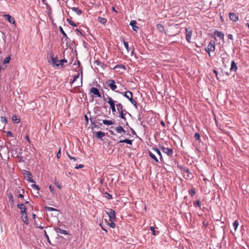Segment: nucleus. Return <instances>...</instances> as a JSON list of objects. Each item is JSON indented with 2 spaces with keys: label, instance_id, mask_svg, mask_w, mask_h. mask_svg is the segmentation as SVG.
<instances>
[{
  "label": "nucleus",
  "instance_id": "53",
  "mask_svg": "<svg viewBox=\"0 0 249 249\" xmlns=\"http://www.w3.org/2000/svg\"><path fill=\"white\" fill-rule=\"evenodd\" d=\"M35 224L37 228H40V229H44L43 226H41V225H38L36 222H35Z\"/></svg>",
  "mask_w": 249,
  "mask_h": 249
},
{
  "label": "nucleus",
  "instance_id": "60",
  "mask_svg": "<svg viewBox=\"0 0 249 249\" xmlns=\"http://www.w3.org/2000/svg\"><path fill=\"white\" fill-rule=\"evenodd\" d=\"M25 138L27 140V141L30 143V140L29 136L28 135H26V137H25Z\"/></svg>",
  "mask_w": 249,
  "mask_h": 249
},
{
  "label": "nucleus",
  "instance_id": "34",
  "mask_svg": "<svg viewBox=\"0 0 249 249\" xmlns=\"http://www.w3.org/2000/svg\"><path fill=\"white\" fill-rule=\"evenodd\" d=\"M67 21L69 23V24H70L71 26L76 27L77 26V24H75L71 19H67Z\"/></svg>",
  "mask_w": 249,
  "mask_h": 249
},
{
  "label": "nucleus",
  "instance_id": "40",
  "mask_svg": "<svg viewBox=\"0 0 249 249\" xmlns=\"http://www.w3.org/2000/svg\"><path fill=\"white\" fill-rule=\"evenodd\" d=\"M157 28L159 29L160 31H162L164 30L163 26L161 24H158L157 25Z\"/></svg>",
  "mask_w": 249,
  "mask_h": 249
},
{
  "label": "nucleus",
  "instance_id": "16",
  "mask_svg": "<svg viewBox=\"0 0 249 249\" xmlns=\"http://www.w3.org/2000/svg\"><path fill=\"white\" fill-rule=\"evenodd\" d=\"M214 35L215 36H216L217 37H219L221 39H224V34L222 32H220V31H217V30H215L214 32Z\"/></svg>",
  "mask_w": 249,
  "mask_h": 249
},
{
  "label": "nucleus",
  "instance_id": "37",
  "mask_svg": "<svg viewBox=\"0 0 249 249\" xmlns=\"http://www.w3.org/2000/svg\"><path fill=\"white\" fill-rule=\"evenodd\" d=\"M7 196L9 199V201L12 202L13 203L14 202V199L12 194L11 193H9L7 195Z\"/></svg>",
  "mask_w": 249,
  "mask_h": 249
},
{
  "label": "nucleus",
  "instance_id": "39",
  "mask_svg": "<svg viewBox=\"0 0 249 249\" xmlns=\"http://www.w3.org/2000/svg\"><path fill=\"white\" fill-rule=\"evenodd\" d=\"M239 225V222L238 220H235L233 223V226L234 228V230H236Z\"/></svg>",
  "mask_w": 249,
  "mask_h": 249
},
{
  "label": "nucleus",
  "instance_id": "48",
  "mask_svg": "<svg viewBox=\"0 0 249 249\" xmlns=\"http://www.w3.org/2000/svg\"><path fill=\"white\" fill-rule=\"evenodd\" d=\"M49 189H50V191H51V192L52 194L53 195H54V194H55V191H54V189H53V187L52 186V185H50L49 186Z\"/></svg>",
  "mask_w": 249,
  "mask_h": 249
},
{
  "label": "nucleus",
  "instance_id": "59",
  "mask_svg": "<svg viewBox=\"0 0 249 249\" xmlns=\"http://www.w3.org/2000/svg\"><path fill=\"white\" fill-rule=\"evenodd\" d=\"M90 121L91 122V125L93 126V127H97V125L95 124V123L92 121L91 119H90Z\"/></svg>",
  "mask_w": 249,
  "mask_h": 249
},
{
  "label": "nucleus",
  "instance_id": "43",
  "mask_svg": "<svg viewBox=\"0 0 249 249\" xmlns=\"http://www.w3.org/2000/svg\"><path fill=\"white\" fill-rule=\"evenodd\" d=\"M105 197L107 198V199H111L112 198V196L110 195L109 194L107 193H106L105 194Z\"/></svg>",
  "mask_w": 249,
  "mask_h": 249
},
{
  "label": "nucleus",
  "instance_id": "41",
  "mask_svg": "<svg viewBox=\"0 0 249 249\" xmlns=\"http://www.w3.org/2000/svg\"><path fill=\"white\" fill-rule=\"evenodd\" d=\"M195 138L196 140L198 141L199 142H200V135L198 133H196L195 134Z\"/></svg>",
  "mask_w": 249,
  "mask_h": 249
},
{
  "label": "nucleus",
  "instance_id": "63",
  "mask_svg": "<svg viewBox=\"0 0 249 249\" xmlns=\"http://www.w3.org/2000/svg\"><path fill=\"white\" fill-rule=\"evenodd\" d=\"M44 233H45V237H46L47 238H49V236H48V235H47V232H46V231H44Z\"/></svg>",
  "mask_w": 249,
  "mask_h": 249
},
{
  "label": "nucleus",
  "instance_id": "12",
  "mask_svg": "<svg viewBox=\"0 0 249 249\" xmlns=\"http://www.w3.org/2000/svg\"><path fill=\"white\" fill-rule=\"evenodd\" d=\"M21 214V217L22 218L23 222L26 224H29V220L27 215V212L26 213H22Z\"/></svg>",
  "mask_w": 249,
  "mask_h": 249
},
{
  "label": "nucleus",
  "instance_id": "7",
  "mask_svg": "<svg viewBox=\"0 0 249 249\" xmlns=\"http://www.w3.org/2000/svg\"><path fill=\"white\" fill-rule=\"evenodd\" d=\"M23 174L25 176V178H26V180L29 182L34 183L35 181L32 178L31 176L32 174L30 172L24 170Z\"/></svg>",
  "mask_w": 249,
  "mask_h": 249
},
{
  "label": "nucleus",
  "instance_id": "33",
  "mask_svg": "<svg viewBox=\"0 0 249 249\" xmlns=\"http://www.w3.org/2000/svg\"><path fill=\"white\" fill-rule=\"evenodd\" d=\"M150 230L152 231V234L154 235H157L159 233V231L157 232L155 230V228L154 227H152V226L150 227Z\"/></svg>",
  "mask_w": 249,
  "mask_h": 249
},
{
  "label": "nucleus",
  "instance_id": "1",
  "mask_svg": "<svg viewBox=\"0 0 249 249\" xmlns=\"http://www.w3.org/2000/svg\"><path fill=\"white\" fill-rule=\"evenodd\" d=\"M119 93L123 94L124 97L127 98L131 103L134 105L136 108H137V103L136 101L132 98L133 93L130 91H126L124 93L118 92Z\"/></svg>",
  "mask_w": 249,
  "mask_h": 249
},
{
  "label": "nucleus",
  "instance_id": "44",
  "mask_svg": "<svg viewBox=\"0 0 249 249\" xmlns=\"http://www.w3.org/2000/svg\"><path fill=\"white\" fill-rule=\"evenodd\" d=\"M54 184L59 189H60L61 188V184L57 181L56 179L54 180Z\"/></svg>",
  "mask_w": 249,
  "mask_h": 249
},
{
  "label": "nucleus",
  "instance_id": "62",
  "mask_svg": "<svg viewBox=\"0 0 249 249\" xmlns=\"http://www.w3.org/2000/svg\"><path fill=\"white\" fill-rule=\"evenodd\" d=\"M85 119H86V120L87 122L88 123V121H89V119H88V116H87V115H85Z\"/></svg>",
  "mask_w": 249,
  "mask_h": 249
},
{
  "label": "nucleus",
  "instance_id": "8",
  "mask_svg": "<svg viewBox=\"0 0 249 249\" xmlns=\"http://www.w3.org/2000/svg\"><path fill=\"white\" fill-rule=\"evenodd\" d=\"M107 84L108 87H109L110 89L113 91H115L117 89V87L115 85V82L114 80L110 79L107 82Z\"/></svg>",
  "mask_w": 249,
  "mask_h": 249
},
{
  "label": "nucleus",
  "instance_id": "26",
  "mask_svg": "<svg viewBox=\"0 0 249 249\" xmlns=\"http://www.w3.org/2000/svg\"><path fill=\"white\" fill-rule=\"evenodd\" d=\"M98 21L103 24H105L107 21V20L105 18L99 17L98 18Z\"/></svg>",
  "mask_w": 249,
  "mask_h": 249
},
{
  "label": "nucleus",
  "instance_id": "35",
  "mask_svg": "<svg viewBox=\"0 0 249 249\" xmlns=\"http://www.w3.org/2000/svg\"><path fill=\"white\" fill-rule=\"evenodd\" d=\"M80 74L78 72L77 75H75L73 76V79L72 81L71 82V85L73 84L75 81L77 80V79L79 77Z\"/></svg>",
  "mask_w": 249,
  "mask_h": 249
},
{
  "label": "nucleus",
  "instance_id": "13",
  "mask_svg": "<svg viewBox=\"0 0 249 249\" xmlns=\"http://www.w3.org/2000/svg\"><path fill=\"white\" fill-rule=\"evenodd\" d=\"M230 19L234 22L238 20V17L234 13H230L229 14Z\"/></svg>",
  "mask_w": 249,
  "mask_h": 249
},
{
  "label": "nucleus",
  "instance_id": "57",
  "mask_svg": "<svg viewBox=\"0 0 249 249\" xmlns=\"http://www.w3.org/2000/svg\"><path fill=\"white\" fill-rule=\"evenodd\" d=\"M228 38H229V39H230L231 40H233V36H232V35H231V34H229V35H228Z\"/></svg>",
  "mask_w": 249,
  "mask_h": 249
},
{
  "label": "nucleus",
  "instance_id": "14",
  "mask_svg": "<svg viewBox=\"0 0 249 249\" xmlns=\"http://www.w3.org/2000/svg\"><path fill=\"white\" fill-rule=\"evenodd\" d=\"M4 17L6 18L8 21L13 24H16V21L14 18L12 17L10 15H4Z\"/></svg>",
  "mask_w": 249,
  "mask_h": 249
},
{
  "label": "nucleus",
  "instance_id": "54",
  "mask_svg": "<svg viewBox=\"0 0 249 249\" xmlns=\"http://www.w3.org/2000/svg\"><path fill=\"white\" fill-rule=\"evenodd\" d=\"M195 205L196 206L200 207V203L199 200H197L195 202Z\"/></svg>",
  "mask_w": 249,
  "mask_h": 249
},
{
  "label": "nucleus",
  "instance_id": "11",
  "mask_svg": "<svg viewBox=\"0 0 249 249\" xmlns=\"http://www.w3.org/2000/svg\"><path fill=\"white\" fill-rule=\"evenodd\" d=\"M185 31H186V40L189 42H191V36L192 35V31L186 28L185 29Z\"/></svg>",
  "mask_w": 249,
  "mask_h": 249
},
{
  "label": "nucleus",
  "instance_id": "2",
  "mask_svg": "<svg viewBox=\"0 0 249 249\" xmlns=\"http://www.w3.org/2000/svg\"><path fill=\"white\" fill-rule=\"evenodd\" d=\"M107 100V102L109 105L110 107L112 110V112L114 113L116 112V109L115 108V103H117V101H114L112 98L109 97L108 96H107V97L105 99V100L106 101Z\"/></svg>",
  "mask_w": 249,
  "mask_h": 249
},
{
  "label": "nucleus",
  "instance_id": "5",
  "mask_svg": "<svg viewBox=\"0 0 249 249\" xmlns=\"http://www.w3.org/2000/svg\"><path fill=\"white\" fill-rule=\"evenodd\" d=\"M106 213L109 217V220L116 221V218L115 216V212L114 210L109 209L108 211H107Z\"/></svg>",
  "mask_w": 249,
  "mask_h": 249
},
{
  "label": "nucleus",
  "instance_id": "28",
  "mask_svg": "<svg viewBox=\"0 0 249 249\" xmlns=\"http://www.w3.org/2000/svg\"><path fill=\"white\" fill-rule=\"evenodd\" d=\"M103 123L104 124L106 125H112L114 124V122L111 120H103Z\"/></svg>",
  "mask_w": 249,
  "mask_h": 249
},
{
  "label": "nucleus",
  "instance_id": "50",
  "mask_svg": "<svg viewBox=\"0 0 249 249\" xmlns=\"http://www.w3.org/2000/svg\"><path fill=\"white\" fill-rule=\"evenodd\" d=\"M32 187L33 188V189H36V190H39V187L38 186L36 185V184H32L31 185Z\"/></svg>",
  "mask_w": 249,
  "mask_h": 249
},
{
  "label": "nucleus",
  "instance_id": "61",
  "mask_svg": "<svg viewBox=\"0 0 249 249\" xmlns=\"http://www.w3.org/2000/svg\"><path fill=\"white\" fill-rule=\"evenodd\" d=\"M18 198H23L24 196H23V195H22V194H19V195H18Z\"/></svg>",
  "mask_w": 249,
  "mask_h": 249
},
{
  "label": "nucleus",
  "instance_id": "19",
  "mask_svg": "<svg viewBox=\"0 0 249 249\" xmlns=\"http://www.w3.org/2000/svg\"><path fill=\"white\" fill-rule=\"evenodd\" d=\"M54 230L57 233H60L63 234L65 235L68 234V232L67 231H66L65 230L61 229L59 228H55L54 229Z\"/></svg>",
  "mask_w": 249,
  "mask_h": 249
},
{
  "label": "nucleus",
  "instance_id": "10",
  "mask_svg": "<svg viewBox=\"0 0 249 249\" xmlns=\"http://www.w3.org/2000/svg\"><path fill=\"white\" fill-rule=\"evenodd\" d=\"M182 173L184 177H185L186 178L191 179L193 178L192 174L189 171L188 169H184L182 171Z\"/></svg>",
  "mask_w": 249,
  "mask_h": 249
},
{
  "label": "nucleus",
  "instance_id": "31",
  "mask_svg": "<svg viewBox=\"0 0 249 249\" xmlns=\"http://www.w3.org/2000/svg\"><path fill=\"white\" fill-rule=\"evenodd\" d=\"M119 142H124V143H126L127 144H129L130 145L132 144V141L129 140V139H125L124 140H121L119 141Z\"/></svg>",
  "mask_w": 249,
  "mask_h": 249
},
{
  "label": "nucleus",
  "instance_id": "36",
  "mask_svg": "<svg viewBox=\"0 0 249 249\" xmlns=\"http://www.w3.org/2000/svg\"><path fill=\"white\" fill-rule=\"evenodd\" d=\"M123 43H124V45L125 47V48H126V49L127 50V52H129L130 51V49L128 47V44L127 42H126L124 39H123Z\"/></svg>",
  "mask_w": 249,
  "mask_h": 249
},
{
  "label": "nucleus",
  "instance_id": "64",
  "mask_svg": "<svg viewBox=\"0 0 249 249\" xmlns=\"http://www.w3.org/2000/svg\"><path fill=\"white\" fill-rule=\"evenodd\" d=\"M160 124H161L163 126H165V123L162 121L161 122H160Z\"/></svg>",
  "mask_w": 249,
  "mask_h": 249
},
{
  "label": "nucleus",
  "instance_id": "15",
  "mask_svg": "<svg viewBox=\"0 0 249 249\" xmlns=\"http://www.w3.org/2000/svg\"><path fill=\"white\" fill-rule=\"evenodd\" d=\"M17 207L21 210L20 213H26V207L23 204H18Z\"/></svg>",
  "mask_w": 249,
  "mask_h": 249
},
{
  "label": "nucleus",
  "instance_id": "30",
  "mask_svg": "<svg viewBox=\"0 0 249 249\" xmlns=\"http://www.w3.org/2000/svg\"><path fill=\"white\" fill-rule=\"evenodd\" d=\"M11 59V56H9L7 57H6L4 60L3 61L2 63L3 64H8L10 60Z\"/></svg>",
  "mask_w": 249,
  "mask_h": 249
},
{
  "label": "nucleus",
  "instance_id": "52",
  "mask_svg": "<svg viewBox=\"0 0 249 249\" xmlns=\"http://www.w3.org/2000/svg\"><path fill=\"white\" fill-rule=\"evenodd\" d=\"M95 63L96 64V65L98 66H102L103 65V64L99 60L95 61Z\"/></svg>",
  "mask_w": 249,
  "mask_h": 249
},
{
  "label": "nucleus",
  "instance_id": "38",
  "mask_svg": "<svg viewBox=\"0 0 249 249\" xmlns=\"http://www.w3.org/2000/svg\"><path fill=\"white\" fill-rule=\"evenodd\" d=\"M110 223H108V226L109 227H110L111 228H115V226H116V224L114 222V221H112V220H110Z\"/></svg>",
  "mask_w": 249,
  "mask_h": 249
},
{
  "label": "nucleus",
  "instance_id": "17",
  "mask_svg": "<svg viewBox=\"0 0 249 249\" xmlns=\"http://www.w3.org/2000/svg\"><path fill=\"white\" fill-rule=\"evenodd\" d=\"M116 131L120 134H124L125 133V131L121 126H118L115 128Z\"/></svg>",
  "mask_w": 249,
  "mask_h": 249
},
{
  "label": "nucleus",
  "instance_id": "27",
  "mask_svg": "<svg viewBox=\"0 0 249 249\" xmlns=\"http://www.w3.org/2000/svg\"><path fill=\"white\" fill-rule=\"evenodd\" d=\"M116 106L118 112L123 111V106L121 103H117Z\"/></svg>",
  "mask_w": 249,
  "mask_h": 249
},
{
  "label": "nucleus",
  "instance_id": "45",
  "mask_svg": "<svg viewBox=\"0 0 249 249\" xmlns=\"http://www.w3.org/2000/svg\"><path fill=\"white\" fill-rule=\"evenodd\" d=\"M189 193L191 196H193L195 195L196 192L194 189H192L189 191Z\"/></svg>",
  "mask_w": 249,
  "mask_h": 249
},
{
  "label": "nucleus",
  "instance_id": "32",
  "mask_svg": "<svg viewBox=\"0 0 249 249\" xmlns=\"http://www.w3.org/2000/svg\"><path fill=\"white\" fill-rule=\"evenodd\" d=\"M82 79H83V75H82V73L81 72L80 82L78 84L75 85V88H79V87H81L82 86Z\"/></svg>",
  "mask_w": 249,
  "mask_h": 249
},
{
  "label": "nucleus",
  "instance_id": "42",
  "mask_svg": "<svg viewBox=\"0 0 249 249\" xmlns=\"http://www.w3.org/2000/svg\"><path fill=\"white\" fill-rule=\"evenodd\" d=\"M45 208V209L46 210H48L49 211H57L55 209H54L53 208L49 207H48V206H46Z\"/></svg>",
  "mask_w": 249,
  "mask_h": 249
},
{
  "label": "nucleus",
  "instance_id": "21",
  "mask_svg": "<svg viewBox=\"0 0 249 249\" xmlns=\"http://www.w3.org/2000/svg\"><path fill=\"white\" fill-rule=\"evenodd\" d=\"M237 69V66L236 64V63H235V62L232 60L231 61V69H230V70L231 71H235Z\"/></svg>",
  "mask_w": 249,
  "mask_h": 249
},
{
  "label": "nucleus",
  "instance_id": "58",
  "mask_svg": "<svg viewBox=\"0 0 249 249\" xmlns=\"http://www.w3.org/2000/svg\"><path fill=\"white\" fill-rule=\"evenodd\" d=\"M84 167V165L83 164H79L78 165V166H76L75 167V168L76 169H79V168H82Z\"/></svg>",
  "mask_w": 249,
  "mask_h": 249
},
{
  "label": "nucleus",
  "instance_id": "20",
  "mask_svg": "<svg viewBox=\"0 0 249 249\" xmlns=\"http://www.w3.org/2000/svg\"><path fill=\"white\" fill-rule=\"evenodd\" d=\"M152 150L154 153L159 155L160 157V159L161 161H162L163 159L160 150L157 148H152Z\"/></svg>",
  "mask_w": 249,
  "mask_h": 249
},
{
  "label": "nucleus",
  "instance_id": "56",
  "mask_svg": "<svg viewBox=\"0 0 249 249\" xmlns=\"http://www.w3.org/2000/svg\"><path fill=\"white\" fill-rule=\"evenodd\" d=\"M68 155V157L71 159V160H76V159L74 157H71V156H70L69 154H67Z\"/></svg>",
  "mask_w": 249,
  "mask_h": 249
},
{
  "label": "nucleus",
  "instance_id": "29",
  "mask_svg": "<svg viewBox=\"0 0 249 249\" xmlns=\"http://www.w3.org/2000/svg\"><path fill=\"white\" fill-rule=\"evenodd\" d=\"M12 119L14 123L18 124L20 122L19 119L16 115H13Z\"/></svg>",
  "mask_w": 249,
  "mask_h": 249
},
{
  "label": "nucleus",
  "instance_id": "47",
  "mask_svg": "<svg viewBox=\"0 0 249 249\" xmlns=\"http://www.w3.org/2000/svg\"><path fill=\"white\" fill-rule=\"evenodd\" d=\"M119 112L120 113V117L121 118L123 119H124L125 120V117H124V114L123 113V111H120Z\"/></svg>",
  "mask_w": 249,
  "mask_h": 249
},
{
  "label": "nucleus",
  "instance_id": "3",
  "mask_svg": "<svg viewBox=\"0 0 249 249\" xmlns=\"http://www.w3.org/2000/svg\"><path fill=\"white\" fill-rule=\"evenodd\" d=\"M51 60H49V62L53 66V67H58L60 65L59 60L57 59V57H54L53 53H50Z\"/></svg>",
  "mask_w": 249,
  "mask_h": 249
},
{
  "label": "nucleus",
  "instance_id": "6",
  "mask_svg": "<svg viewBox=\"0 0 249 249\" xmlns=\"http://www.w3.org/2000/svg\"><path fill=\"white\" fill-rule=\"evenodd\" d=\"M160 149L168 156H171L173 155V149L171 148H166L163 146L160 145Z\"/></svg>",
  "mask_w": 249,
  "mask_h": 249
},
{
  "label": "nucleus",
  "instance_id": "18",
  "mask_svg": "<svg viewBox=\"0 0 249 249\" xmlns=\"http://www.w3.org/2000/svg\"><path fill=\"white\" fill-rule=\"evenodd\" d=\"M155 153H154L153 151L152 152V151H148V155L152 159H153V160H154L156 162H159V160L157 158L156 155H155Z\"/></svg>",
  "mask_w": 249,
  "mask_h": 249
},
{
  "label": "nucleus",
  "instance_id": "9",
  "mask_svg": "<svg viewBox=\"0 0 249 249\" xmlns=\"http://www.w3.org/2000/svg\"><path fill=\"white\" fill-rule=\"evenodd\" d=\"M90 93H92L93 95L96 96L98 97H101V95L96 88L92 87L90 89Z\"/></svg>",
  "mask_w": 249,
  "mask_h": 249
},
{
  "label": "nucleus",
  "instance_id": "25",
  "mask_svg": "<svg viewBox=\"0 0 249 249\" xmlns=\"http://www.w3.org/2000/svg\"><path fill=\"white\" fill-rule=\"evenodd\" d=\"M96 137L98 138H102L105 136L104 132L101 131H98L95 132Z\"/></svg>",
  "mask_w": 249,
  "mask_h": 249
},
{
  "label": "nucleus",
  "instance_id": "22",
  "mask_svg": "<svg viewBox=\"0 0 249 249\" xmlns=\"http://www.w3.org/2000/svg\"><path fill=\"white\" fill-rule=\"evenodd\" d=\"M71 10L74 12L75 13H76L77 14V15H80L82 13V11L81 9L78 8H77V7H72L71 8Z\"/></svg>",
  "mask_w": 249,
  "mask_h": 249
},
{
  "label": "nucleus",
  "instance_id": "24",
  "mask_svg": "<svg viewBox=\"0 0 249 249\" xmlns=\"http://www.w3.org/2000/svg\"><path fill=\"white\" fill-rule=\"evenodd\" d=\"M136 21L135 20H131L130 23V25L132 26L133 29L135 31L138 28V26H136Z\"/></svg>",
  "mask_w": 249,
  "mask_h": 249
},
{
  "label": "nucleus",
  "instance_id": "4",
  "mask_svg": "<svg viewBox=\"0 0 249 249\" xmlns=\"http://www.w3.org/2000/svg\"><path fill=\"white\" fill-rule=\"evenodd\" d=\"M215 43L213 41H211L208 45L207 47L206 48V51L209 53V56H210V52H213L215 50Z\"/></svg>",
  "mask_w": 249,
  "mask_h": 249
},
{
  "label": "nucleus",
  "instance_id": "46",
  "mask_svg": "<svg viewBox=\"0 0 249 249\" xmlns=\"http://www.w3.org/2000/svg\"><path fill=\"white\" fill-rule=\"evenodd\" d=\"M59 30L64 36L67 37L66 34L65 33L63 28L61 26L59 27Z\"/></svg>",
  "mask_w": 249,
  "mask_h": 249
},
{
  "label": "nucleus",
  "instance_id": "51",
  "mask_svg": "<svg viewBox=\"0 0 249 249\" xmlns=\"http://www.w3.org/2000/svg\"><path fill=\"white\" fill-rule=\"evenodd\" d=\"M67 60L65 59H61L59 60V63H60V65H62L63 63H67Z\"/></svg>",
  "mask_w": 249,
  "mask_h": 249
},
{
  "label": "nucleus",
  "instance_id": "49",
  "mask_svg": "<svg viewBox=\"0 0 249 249\" xmlns=\"http://www.w3.org/2000/svg\"><path fill=\"white\" fill-rule=\"evenodd\" d=\"M61 148L60 147L56 154V157L58 159H59L61 157Z\"/></svg>",
  "mask_w": 249,
  "mask_h": 249
},
{
  "label": "nucleus",
  "instance_id": "23",
  "mask_svg": "<svg viewBox=\"0 0 249 249\" xmlns=\"http://www.w3.org/2000/svg\"><path fill=\"white\" fill-rule=\"evenodd\" d=\"M0 122L1 124H3L5 126L7 123V120L5 117L1 116L0 117Z\"/></svg>",
  "mask_w": 249,
  "mask_h": 249
},
{
  "label": "nucleus",
  "instance_id": "55",
  "mask_svg": "<svg viewBox=\"0 0 249 249\" xmlns=\"http://www.w3.org/2000/svg\"><path fill=\"white\" fill-rule=\"evenodd\" d=\"M7 136H8V137H12L13 136V134L10 131H7Z\"/></svg>",
  "mask_w": 249,
  "mask_h": 249
}]
</instances>
